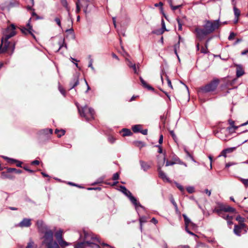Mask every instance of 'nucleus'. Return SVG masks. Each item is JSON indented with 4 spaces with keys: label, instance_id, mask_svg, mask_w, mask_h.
Listing matches in <instances>:
<instances>
[{
    "label": "nucleus",
    "instance_id": "1",
    "mask_svg": "<svg viewBox=\"0 0 248 248\" xmlns=\"http://www.w3.org/2000/svg\"><path fill=\"white\" fill-rule=\"evenodd\" d=\"M39 231L45 233L43 243L47 248H60L58 243L53 241V232L50 230H48L46 226L42 220H38L36 222Z\"/></svg>",
    "mask_w": 248,
    "mask_h": 248
},
{
    "label": "nucleus",
    "instance_id": "25",
    "mask_svg": "<svg viewBox=\"0 0 248 248\" xmlns=\"http://www.w3.org/2000/svg\"><path fill=\"white\" fill-rule=\"evenodd\" d=\"M7 172H14L16 173H21L22 172V170H17L15 168H8L7 169Z\"/></svg>",
    "mask_w": 248,
    "mask_h": 248
},
{
    "label": "nucleus",
    "instance_id": "58",
    "mask_svg": "<svg viewBox=\"0 0 248 248\" xmlns=\"http://www.w3.org/2000/svg\"><path fill=\"white\" fill-rule=\"evenodd\" d=\"M40 163L38 160H35L31 162L32 165H38Z\"/></svg>",
    "mask_w": 248,
    "mask_h": 248
},
{
    "label": "nucleus",
    "instance_id": "3",
    "mask_svg": "<svg viewBox=\"0 0 248 248\" xmlns=\"http://www.w3.org/2000/svg\"><path fill=\"white\" fill-rule=\"evenodd\" d=\"M235 209L233 208L224 204L219 205L216 207L213 211L214 213H217L219 216L228 220V223L229 224H232L231 220L232 217L230 216L227 213H233Z\"/></svg>",
    "mask_w": 248,
    "mask_h": 248
},
{
    "label": "nucleus",
    "instance_id": "18",
    "mask_svg": "<svg viewBox=\"0 0 248 248\" xmlns=\"http://www.w3.org/2000/svg\"><path fill=\"white\" fill-rule=\"evenodd\" d=\"M167 0L168 1L171 9L173 11H174V10L177 9L178 8L182 6V4H179V5H178L176 6H174L172 0Z\"/></svg>",
    "mask_w": 248,
    "mask_h": 248
},
{
    "label": "nucleus",
    "instance_id": "15",
    "mask_svg": "<svg viewBox=\"0 0 248 248\" xmlns=\"http://www.w3.org/2000/svg\"><path fill=\"white\" fill-rule=\"evenodd\" d=\"M140 163L141 167V169L144 171H147L148 170H149L150 168V166L145 162L140 160Z\"/></svg>",
    "mask_w": 248,
    "mask_h": 248
},
{
    "label": "nucleus",
    "instance_id": "6",
    "mask_svg": "<svg viewBox=\"0 0 248 248\" xmlns=\"http://www.w3.org/2000/svg\"><path fill=\"white\" fill-rule=\"evenodd\" d=\"M120 190L126 196L128 197L129 199L131 202L135 205L136 209H137L138 207H140L142 208L143 207L141 204L137 201V199L132 196L130 191L127 189L125 186H120Z\"/></svg>",
    "mask_w": 248,
    "mask_h": 248
},
{
    "label": "nucleus",
    "instance_id": "27",
    "mask_svg": "<svg viewBox=\"0 0 248 248\" xmlns=\"http://www.w3.org/2000/svg\"><path fill=\"white\" fill-rule=\"evenodd\" d=\"M85 243L89 246L92 248H100L99 245L98 244H94L89 241H86Z\"/></svg>",
    "mask_w": 248,
    "mask_h": 248
},
{
    "label": "nucleus",
    "instance_id": "28",
    "mask_svg": "<svg viewBox=\"0 0 248 248\" xmlns=\"http://www.w3.org/2000/svg\"><path fill=\"white\" fill-rule=\"evenodd\" d=\"M55 133L57 135L58 137L60 138L65 134V131L63 130L56 129Z\"/></svg>",
    "mask_w": 248,
    "mask_h": 248
},
{
    "label": "nucleus",
    "instance_id": "29",
    "mask_svg": "<svg viewBox=\"0 0 248 248\" xmlns=\"http://www.w3.org/2000/svg\"><path fill=\"white\" fill-rule=\"evenodd\" d=\"M3 157L4 158V159H8L11 162H16L17 163L16 164V166L18 167H21V165H22V162H20V161H17L15 159H10V158H8V157H4V156H3Z\"/></svg>",
    "mask_w": 248,
    "mask_h": 248
},
{
    "label": "nucleus",
    "instance_id": "40",
    "mask_svg": "<svg viewBox=\"0 0 248 248\" xmlns=\"http://www.w3.org/2000/svg\"><path fill=\"white\" fill-rule=\"evenodd\" d=\"M176 20L178 24V30L181 31L182 30V23H181L179 18H177Z\"/></svg>",
    "mask_w": 248,
    "mask_h": 248
},
{
    "label": "nucleus",
    "instance_id": "37",
    "mask_svg": "<svg viewBox=\"0 0 248 248\" xmlns=\"http://www.w3.org/2000/svg\"><path fill=\"white\" fill-rule=\"evenodd\" d=\"M80 11V7L79 6V0H77L76 2V12L77 13H78Z\"/></svg>",
    "mask_w": 248,
    "mask_h": 248
},
{
    "label": "nucleus",
    "instance_id": "44",
    "mask_svg": "<svg viewBox=\"0 0 248 248\" xmlns=\"http://www.w3.org/2000/svg\"><path fill=\"white\" fill-rule=\"evenodd\" d=\"M59 90L60 91V92L61 93L65 96V91L62 88V87H61V86H59Z\"/></svg>",
    "mask_w": 248,
    "mask_h": 248
},
{
    "label": "nucleus",
    "instance_id": "51",
    "mask_svg": "<svg viewBox=\"0 0 248 248\" xmlns=\"http://www.w3.org/2000/svg\"><path fill=\"white\" fill-rule=\"evenodd\" d=\"M93 60L92 59H91L90 60V62H89V64L88 66L89 67H90L92 70H94V68L93 66Z\"/></svg>",
    "mask_w": 248,
    "mask_h": 248
},
{
    "label": "nucleus",
    "instance_id": "33",
    "mask_svg": "<svg viewBox=\"0 0 248 248\" xmlns=\"http://www.w3.org/2000/svg\"><path fill=\"white\" fill-rule=\"evenodd\" d=\"M147 221L146 217L144 216H142L140 217V230H142V224L143 223H145Z\"/></svg>",
    "mask_w": 248,
    "mask_h": 248
},
{
    "label": "nucleus",
    "instance_id": "14",
    "mask_svg": "<svg viewBox=\"0 0 248 248\" xmlns=\"http://www.w3.org/2000/svg\"><path fill=\"white\" fill-rule=\"evenodd\" d=\"M91 239L93 240H94V241H96L97 242H98V244H100L102 245L103 246H108V247H110V248H114L113 247H111V246H110L109 245H108V244H107L106 243H101V242L100 241L99 238L97 237L96 236H95L94 235H92Z\"/></svg>",
    "mask_w": 248,
    "mask_h": 248
},
{
    "label": "nucleus",
    "instance_id": "60",
    "mask_svg": "<svg viewBox=\"0 0 248 248\" xmlns=\"http://www.w3.org/2000/svg\"><path fill=\"white\" fill-rule=\"evenodd\" d=\"M207 47H206L205 46V48L204 47H202L201 49V52H202L203 53H206L207 52Z\"/></svg>",
    "mask_w": 248,
    "mask_h": 248
},
{
    "label": "nucleus",
    "instance_id": "55",
    "mask_svg": "<svg viewBox=\"0 0 248 248\" xmlns=\"http://www.w3.org/2000/svg\"><path fill=\"white\" fill-rule=\"evenodd\" d=\"M136 145L138 146H139L140 147H142L144 146V144L141 141H138L136 143Z\"/></svg>",
    "mask_w": 248,
    "mask_h": 248
},
{
    "label": "nucleus",
    "instance_id": "52",
    "mask_svg": "<svg viewBox=\"0 0 248 248\" xmlns=\"http://www.w3.org/2000/svg\"><path fill=\"white\" fill-rule=\"evenodd\" d=\"M176 186L179 188V189L182 192L184 191V187L181 186L180 185V184L177 183L176 184Z\"/></svg>",
    "mask_w": 248,
    "mask_h": 248
},
{
    "label": "nucleus",
    "instance_id": "11",
    "mask_svg": "<svg viewBox=\"0 0 248 248\" xmlns=\"http://www.w3.org/2000/svg\"><path fill=\"white\" fill-rule=\"evenodd\" d=\"M31 225V220L29 218H24L18 224L20 227H29Z\"/></svg>",
    "mask_w": 248,
    "mask_h": 248
},
{
    "label": "nucleus",
    "instance_id": "2",
    "mask_svg": "<svg viewBox=\"0 0 248 248\" xmlns=\"http://www.w3.org/2000/svg\"><path fill=\"white\" fill-rule=\"evenodd\" d=\"M219 26V20L213 21L206 20L203 29L196 28L195 29L197 37L200 40H202L205 36L212 33L215 30L218 29Z\"/></svg>",
    "mask_w": 248,
    "mask_h": 248
},
{
    "label": "nucleus",
    "instance_id": "31",
    "mask_svg": "<svg viewBox=\"0 0 248 248\" xmlns=\"http://www.w3.org/2000/svg\"><path fill=\"white\" fill-rule=\"evenodd\" d=\"M179 41L177 44H175L174 46V53L176 55H177V49H179L180 47V40L181 39L180 36H179Z\"/></svg>",
    "mask_w": 248,
    "mask_h": 248
},
{
    "label": "nucleus",
    "instance_id": "19",
    "mask_svg": "<svg viewBox=\"0 0 248 248\" xmlns=\"http://www.w3.org/2000/svg\"><path fill=\"white\" fill-rule=\"evenodd\" d=\"M62 233L63 231L62 230H60L58 231H57L55 233V237L57 240V241H59L62 238Z\"/></svg>",
    "mask_w": 248,
    "mask_h": 248
},
{
    "label": "nucleus",
    "instance_id": "22",
    "mask_svg": "<svg viewBox=\"0 0 248 248\" xmlns=\"http://www.w3.org/2000/svg\"><path fill=\"white\" fill-rule=\"evenodd\" d=\"M242 230L238 227V225H235L233 229L234 233L237 236H240L241 235Z\"/></svg>",
    "mask_w": 248,
    "mask_h": 248
},
{
    "label": "nucleus",
    "instance_id": "8",
    "mask_svg": "<svg viewBox=\"0 0 248 248\" xmlns=\"http://www.w3.org/2000/svg\"><path fill=\"white\" fill-rule=\"evenodd\" d=\"M8 40L9 39H6V37L4 36L1 38V43L4 45L3 48L1 50L2 52H5L8 49H10L11 47L12 48V53L13 52L15 49V44L8 41Z\"/></svg>",
    "mask_w": 248,
    "mask_h": 248
},
{
    "label": "nucleus",
    "instance_id": "35",
    "mask_svg": "<svg viewBox=\"0 0 248 248\" xmlns=\"http://www.w3.org/2000/svg\"><path fill=\"white\" fill-rule=\"evenodd\" d=\"M61 3H62V4L64 7H65V8L67 9V11L69 10V8L68 7V3H67L66 0H61Z\"/></svg>",
    "mask_w": 248,
    "mask_h": 248
},
{
    "label": "nucleus",
    "instance_id": "46",
    "mask_svg": "<svg viewBox=\"0 0 248 248\" xmlns=\"http://www.w3.org/2000/svg\"><path fill=\"white\" fill-rule=\"evenodd\" d=\"M55 22L57 23V24H58V25L60 27H61V19L58 18V17H56L55 18Z\"/></svg>",
    "mask_w": 248,
    "mask_h": 248
},
{
    "label": "nucleus",
    "instance_id": "53",
    "mask_svg": "<svg viewBox=\"0 0 248 248\" xmlns=\"http://www.w3.org/2000/svg\"><path fill=\"white\" fill-rule=\"evenodd\" d=\"M207 247L203 244H200L197 245L196 248H206Z\"/></svg>",
    "mask_w": 248,
    "mask_h": 248
},
{
    "label": "nucleus",
    "instance_id": "17",
    "mask_svg": "<svg viewBox=\"0 0 248 248\" xmlns=\"http://www.w3.org/2000/svg\"><path fill=\"white\" fill-rule=\"evenodd\" d=\"M140 82L142 84V85L144 88H146L149 90H154L153 88L150 85H148L141 77H140Z\"/></svg>",
    "mask_w": 248,
    "mask_h": 248
},
{
    "label": "nucleus",
    "instance_id": "62",
    "mask_svg": "<svg viewBox=\"0 0 248 248\" xmlns=\"http://www.w3.org/2000/svg\"><path fill=\"white\" fill-rule=\"evenodd\" d=\"M143 135H146L147 134V129H144L140 131Z\"/></svg>",
    "mask_w": 248,
    "mask_h": 248
},
{
    "label": "nucleus",
    "instance_id": "32",
    "mask_svg": "<svg viewBox=\"0 0 248 248\" xmlns=\"http://www.w3.org/2000/svg\"><path fill=\"white\" fill-rule=\"evenodd\" d=\"M141 125H135L132 127L133 131L136 133L140 132L141 130Z\"/></svg>",
    "mask_w": 248,
    "mask_h": 248
},
{
    "label": "nucleus",
    "instance_id": "38",
    "mask_svg": "<svg viewBox=\"0 0 248 248\" xmlns=\"http://www.w3.org/2000/svg\"><path fill=\"white\" fill-rule=\"evenodd\" d=\"M236 220L239 222V223L244 222L245 221V218L244 217H241L240 216H237L236 217Z\"/></svg>",
    "mask_w": 248,
    "mask_h": 248
},
{
    "label": "nucleus",
    "instance_id": "16",
    "mask_svg": "<svg viewBox=\"0 0 248 248\" xmlns=\"http://www.w3.org/2000/svg\"><path fill=\"white\" fill-rule=\"evenodd\" d=\"M140 82L142 84V85L144 88H146L149 90H154L153 88L150 85H148L141 77H140Z\"/></svg>",
    "mask_w": 248,
    "mask_h": 248
},
{
    "label": "nucleus",
    "instance_id": "49",
    "mask_svg": "<svg viewBox=\"0 0 248 248\" xmlns=\"http://www.w3.org/2000/svg\"><path fill=\"white\" fill-rule=\"evenodd\" d=\"M175 163V162L173 161H169L167 160L166 163V166H171L174 165Z\"/></svg>",
    "mask_w": 248,
    "mask_h": 248
},
{
    "label": "nucleus",
    "instance_id": "34",
    "mask_svg": "<svg viewBox=\"0 0 248 248\" xmlns=\"http://www.w3.org/2000/svg\"><path fill=\"white\" fill-rule=\"evenodd\" d=\"M161 24H162V29H161V31H160V32H159L158 33H160V34H162L165 31H167V29H166L165 22H164V20H163V19L162 20Z\"/></svg>",
    "mask_w": 248,
    "mask_h": 248
},
{
    "label": "nucleus",
    "instance_id": "7",
    "mask_svg": "<svg viewBox=\"0 0 248 248\" xmlns=\"http://www.w3.org/2000/svg\"><path fill=\"white\" fill-rule=\"evenodd\" d=\"M16 26L14 24H11L7 27L6 29L3 31V36L6 37V39H9L16 34Z\"/></svg>",
    "mask_w": 248,
    "mask_h": 248
},
{
    "label": "nucleus",
    "instance_id": "41",
    "mask_svg": "<svg viewBox=\"0 0 248 248\" xmlns=\"http://www.w3.org/2000/svg\"><path fill=\"white\" fill-rule=\"evenodd\" d=\"M166 77L167 83H168L169 87H170L171 89H172L173 87H172L170 80L169 78L168 77L167 75H166Z\"/></svg>",
    "mask_w": 248,
    "mask_h": 248
},
{
    "label": "nucleus",
    "instance_id": "39",
    "mask_svg": "<svg viewBox=\"0 0 248 248\" xmlns=\"http://www.w3.org/2000/svg\"><path fill=\"white\" fill-rule=\"evenodd\" d=\"M1 178L2 179H5V178H10L11 177L9 176V175L7 173H6L5 172H2L1 173Z\"/></svg>",
    "mask_w": 248,
    "mask_h": 248
},
{
    "label": "nucleus",
    "instance_id": "48",
    "mask_svg": "<svg viewBox=\"0 0 248 248\" xmlns=\"http://www.w3.org/2000/svg\"><path fill=\"white\" fill-rule=\"evenodd\" d=\"M235 149V147H232V148L226 149L225 150V151H226L227 153H231V152H233Z\"/></svg>",
    "mask_w": 248,
    "mask_h": 248
},
{
    "label": "nucleus",
    "instance_id": "20",
    "mask_svg": "<svg viewBox=\"0 0 248 248\" xmlns=\"http://www.w3.org/2000/svg\"><path fill=\"white\" fill-rule=\"evenodd\" d=\"M58 242L59 243L58 245H59L62 248H64L70 245V243L66 242L63 239H61Z\"/></svg>",
    "mask_w": 248,
    "mask_h": 248
},
{
    "label": "nucleus",
    "instance_id": "21",
    "mask_svg": "<svg viewBox=\"0 0 248 248\" xmlns=\"http://www.w3.org/2000/svg\"><path fill=\"white\" fill-rule=\"evenodd\" d=\"M121 133L123 137L130 136L132 134L131 131L128 129H123Z\"/></svg>",
    "mask_w": 248,
    "mask_h": 248
},
{
    "label": "nucleus",
    "instance_id": "24",
    "mask_svg": "<svg viewBox=\"0 0 248 248\" xmlns=\"http://www.w3.org/2000/svg\"><path fill=\"white\" fill-rule=\"evenodd\" d=\"M244 74V70L240 67H238L236 70V76L237 77L242 76Z\"/></svg>",
    "mask_w": 248,
    "mask_h": 248
},
{
    "label": "nucleus",
    "instance_id": "47",
    "mask_svg": "<svg viewBox=\"0 0 248 248\" xmlns=\"http://www.w3.org/2000/svg\"><path fill=\"white\" fill-rule=\"evenodd\" d=\"M235 36V34L234 32H231L228 37V39L230 40H232Z\"/></svg>",
    "mask_w": 248,
    "mask_h": 248
},
{
    "label": "nucleus",
    "instance_id": "42",
    "mask_svg": "<svg viewBox=\"0 0 248 248\" xmlns=\"http://www.w3.org/2000/svg\"><path fill=\"white\" fill-rule=\"evenodd\" d=\"M186 189H187V191H188V192L189 193H192L194 191V188L193 187H192V186L188 187L186 188Z\"/></svg>",
    "mask_w": 248,
    "mask_h": 248
},
{
    "label": "nucleus",
    "instance_id": "4",
    "mask_svg": "<svg viewBox=\"0 0 248 248\" xmlns=\"http://www.w3.org/2000/svg\"><path fill=\"white\" fill-rule=\"evenodd\" d=\"M219 82V79L217 78H214L210 82L205 85L201 87L199 89L198 92L202 93H207L214 92L217 89Z\"/></svg>",
    "mask_w": 248,
    "mask_h": 248
},
{
    "label": "nucleus",
    "instance_id": "57",
    "mask_svg": "<svg viewBox=\"0 0 248 248\" xmlns=\"http://www.w3.org/2000/svg\"><path fill=\"white\" fill-rule=\"evenodd\" d=\"M227 154V152L225 151V150H224L221 152V155H219V156L222 155V156H224L225 157H226Z\"/></svg>",
    "mask_w": 248,
    "mask_h": 248
},
{
    "label": "nucleus",
    "instance_id": "30",
    "mask_svg": "<svg viewBox=\"0 0 248 248\" xmlns=\"http://www.w3.org/2000/svg\"><path fill=\"white\" fill-rule=\"evenodd\" d=\"M233 11H234V14L235 16V18H239V16L240 15V10L236 8V7H233Z\"/></svg>",
    "mask_w": 248,
    "mask_h": 248
},
{
    "label": "nucleus",
    "instance_id": "9",
    "mask_svg": "<svg viewBox=\"0 0 248 248\" xmlns=\"http://www.w3.org/2000/svg\"><path fill=\"white\" fill-rule=\"evenodd\" d=\"M165 161V157H164L163 158V161L162 162L159 161L158 165V171L159 177L163 180L164 181L169 182L170 180L167 177L166 174L161 170V167L163 165L164 162Z\"/></svg>",
    "mask_w": 248,
    "mask_h": 248
},
{
    "label": "nucleus",
    "instance_id": "61",
    "mask_svg": "<svg viewBox=\"0 0 248 248\" xmlns=\"http://www.w3.org/2000/svg\"><path fill=\"white\" fill-rule=\"evenodd\" d=\"M163 137L162 135H161L159 137L158 142L159 144H162L163 142Z\"/></svg>",
    "mask_w": 248,
    "mask_h": 248
},
{
    "label": "nucleus",
    "instance_id": "23",
    "mask_svg": "<svg viewBox=\"0 0 248 248\" xmlns=\"http://www.w3.org/2000/svg\"><path fill=\"white\" fill-rule=\"evenodd\" d=\"M228 123H229V124H230V125L231 126V127H228V129L230 131H231V130L232 128H233V129H234V130H235V129H236L237 128H238V126H235V125H234V122L233 120H231V119H229V120H228Z\"/></svg>",
    "mask_w": 248,
    "mask_h": 248
},
{
    "label": "nucleus",
    "instance_id": "59",
    "mask_svg": "<svg viewBox=\"0 0 248 248\" xmlns=\"http://www.w3.org/2000/svg\"><path fill=\"white\" fill-rule=\"evenodd\" d=\"M170 134L171 136H172V137L173 138V139L174 140H175V139H176V136H175L174 132L173 131H170Z\"/></svg>",
    "mask_w": 248,
    "mask_h": 248
},
{
    "label": "nucleus",
    "instance_id": "5",
    "mask_svg": "<svg viewBox=\"0 0 248 248\" xmlns=\"http://www.w3.org/2000/svg\"><path fill=\"white\" fill-rule=\"evenodd\" d=\"M77 106L81 116L84 117L87 120L94 118V112L92 108H89L86 106L82 108H80L78 105Z\"/></svg>",
    "mask_w": 248,
    "mask_h": 248
},
{
    "label": "nucleus",
    "instance_id": "54",
    "mask_svg": "<svg viewBox=\"0 0 248 248\" xmlns=\"http://www.w3.org/2000/svg\"><path fill=\"white\" fill-rule=\"evenodd\" d=\"M239 224V225L238 226L241 230L246 227V224L244 222L240 223Z\"/></svg>",
    "mask_w": 248,
    "mask_h": 248
},
{
    "label": "nucleus",
    "instance_id": "63",
    "mask_svg": "<svg viewBox=\"0 0 248 248\" xmlns=\"http://www.w3.org/2000/svg\"><path fill=\"white\" fill-rule=\"evenodd\" d=\"M184 151H185V153H186V155L188 157H190L191 156H192L186 149H184Z\"/></svg>",
    "mask_w": 248,
    "mask_h": 248
},
{
    "label": "nucleus",
    "instance_id": "36",
    "mask_svg": "<svg viewBox=\"0 0 248 248\" xmlns=\"http://www.w3.org/2000/svg\"><path fill=\"white\" fill-rule=\"evenodd\" d=\"M240 181L245 185L246 187L248 186V179H245L243 178H240Z\"/></svg>",
    "mask_w": 248,
    "mask_h": 248
},
{
    "label": "nucleus",
    "instance_id": "56",
    "mask_svg": "<svg viewBox=\"0 0 248 248\" xmlns=\"http://www.w3.org/2000/svg\"><path fill=\"white\" fill-rule=\"evenodd\" d=\"M130 68H132L133 69V70H134L135 73L138 74V71H137V68H136V65L135 64H134V65H132V66Z\"/></svg>",
    "mask_w": 248,
    "mask_h": 248
},
{
    "label": "nucleus",
    "instance_id": "13",
    "mask_svg": "<svg viewBox=\"0 0 248 248\" xmlns=\"http://www.w3.org/2000/svg\"><path fill=\"white\" fill-rule=\"evenodd\" d=\"M27 27H28V29H26V28L22 29H21L22 32L25 34H27V33H29L34 37V35L32 33V27H31V26L30 24L29 23H28L27 24Z\"/></svg>",
    "mask_w": 248,
    "mask_h": 248
},
{
    "label": "nucleus",
    "instance_id": "26",
    "mask_svg": "<svg viewBox=\"0 0 248 248\" xmlns=\"http://www.w3.org/2000/svg\"><path fill=\"white\" fill-rule=\"evenodd\" d=\"M37 246L34 244V242L31 240H30L29 242L28 243L26 248H36Z\"/></svg>",
    "mask_w": 248,
    "mask_h": 248
},
{
    "label": "nucleus",
    "instance_id": "45",
    "mask_svg": "<svg viewBox=\"0 0 248 248\" xmlns=\"http://www.w3.org/2000/svg\"><path fill=\"white\" fill-rule=\"evenodd\" d=\"M119 174L118 172H117L113 174L112 179L114 180H117L119 179Z\"/></svg>",
    "mask_w": 248,
    "mask_h": 248
},
{
    "label": "nucleus",
    "instance_id": "50",
    "mask_svg": "<svg viewBox=\"0 0 248 248\" xmlns=\"http://www.w3.org/2000/svg\"><path fill=\"white\" fill-rule=\"evenodd\" d=\"M175 161H176V162L177 163H179V164H182V165H184L185 167H186V166H187L186 164L185 163H184V162H183L181 161L179 158H176V159H175Z\"/></svg>",
    "mask_w": 248,
    "mask_h": 248
},
{
    "label": "nucleus",
    "instance_id": "64",
    "mask_svg": "<svg viewBox=\"0 0 248 248\" xmlns=\"http://www.w3.org/2000/svg\"><path fill=\"white\" fill-rule=\"evenodd\" d=\"M151 222L154 223L155 224H156L158 223V221L155 217L152 218Z\"/></svg>",
    "mask_w": 248,
    "mask_h": 248
},
{
    "label": "nucleus",
    "instance_id": "43",
    "mask_svg": "<svg viewBox=\"0 0 248 248\" xmlns=\"http://www.w3.org/2000/svg\"><path fill=\"white\" fill-rule=\"evenodd\" d=\"M126 61L127 62V64L129 67H131L132 66V65H134L133 63H132V62L129 60L128 58H126Z\"/></svg>",
    "mask_w": 248,
    "mask_h": 248
},
{
    "label": "nucleus",
    "instance_id": "10",
    "mask_svg": "<svg viewBox=\"0 0 248 248\" xmlns=\"http://www.w3.org/2000/svg\"><path fill=\"white\" fill-rule=\"evenodd\" d=\"M183 216L184 217L185 222V228H186V231L188 233L194 235V234L193 232L188 231V227L189 226L194 227L195 226V225L190 221V219L188 217H187L186 215H183Z\"/></svg>",
    "mask_w": 248,
    "mask_h": 248
},
{
    "label": "nucleus",
    "instance_id": "12",
    "mask_svg": "<svg viewBox=\"0 0 248 248\" xmlns=\"http://www.w3.org/2000/svg\"><path fill=\"white\" fill-rule=\"evenodd\" d=\"M79 84V78L78 75H75L70 83V89H73Z\"/></svg>",
    "mask_w": 248,
    "mask_h": 248
}]
</instances>
